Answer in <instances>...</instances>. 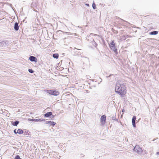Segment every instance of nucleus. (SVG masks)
Masks as SVG:
<instances>
[{"label": "nucleus", "instance_id": "obj_1", "mask_svg": "<svg viewBox=\"0 0 159 159\" xmlns=\"http://www.w3.org/2000/svg\"><path fill=\"white\" fill-rule=\"evenodd\" d=\"M115 91L123 97L126 93V87L124 84H121L118 81L115 87Z\"/></svg>", "mask_w": 159, "mask_h": 159}, {"label": "nucleus", "instance_id": "obj_2", "mask_svg": "<svg viewBox=\"0 0 159 159\" xmlns=\"http://www.w3.org/2000/svg\"><path fill=\"white\" fill-rule=\"evenodd\" d=\"M46 92L50 95L57 96L59 94V92L56 90L51 89L47 90Z\"/></svg>", "mask_w": 159, "mask_h": 159}, {"label": "nucleus", "instance_id": "obj_3", "mask_svg": "<svg viewBox=\"0 0 159 159\" xmlns=\"http://www.w3.org/2000/svg\"><path fill=\"white\" fill-rule=\"evenodd\" d=\"M134 151L138 154H141L143 152V150L139 145H136L134 148Z\"/></svg>", "mask_w": 159, "mask_h": 159}, {"label": "nucleus", "instance_id": "obj_4", "mask_svg": "<svg viewBox=\"0 0 159 159\" xmlns=\"http://www.w3.org/2000/svg\"><path fill=\"white\" fill-rule=\"evenodd\" d=\"M109 46L110 48L113 50L115 52H117V49L116 48L115 44L114 43V41L113 40L110 44Z\"/></svg>", "mask_w": 159, "mask_h": 159}, {"label": "nucleus", "instance_id": "obj_5", "mask_svg": "<svg viewBox=\"0 0 159 159\" xmlns=\"http://www.w3.org/2000/svg\"><path fill=\"white\" fill-rule=\"evenodd\" d=\"M106 116L103 115L102 116L100 119L101 124L102 125H104L106 123Z\"/></svg>", "mask_w": 159, "mask_h": 159}, {"label": "nucleus", "instance_id": "obj_6", "mask_svg": "<svg viewBox=\"0 0 159 159\" xmlns=\"http://www.w3.org/2000/svg\"><path fill=\"white\" fill-rule=\"evenodd\" d=\"M136 119V117L135 116H134L133 117L132 119V125L134 127H135V121Z\"/></svg>", "mask_w": 159, "mask_h": 159}, {"label": "nucleus", "instance_id": "obj_7", "mask_svg": "<svg viewBox=\"0 0 159 159\" xmlns=\"http://www.w3.org/2000/svg\"><path fill=\"white\" fill-rule=\"evenodd\" d=\"M30 60L32 61H35V62L37 61V59L34 56H31L30 57Z\"/></svg>", "mask_w": 159, "mask_h": 159}, {"label": "nucleus", "instance_id": "obj_8", "mask_svg": "<svg viewBox=\"0 0 159 159\" xmlns=\"http://www.w3.org/2000/svg\"><path fill=\"white\" fill-rule=\"evenodd\" d=\"M14 28L15 30L16 31H17L19 30V27L18 25V23L17 22H16L15 23L14 26Z\"/></svg>", "mask_w": 159, "mask_h": 159}, {"label": "nucleus", "instance_id": "obj_9", "mask_svg": "<svg viewBox=\"0 0 159 159\" xmlns=\"http://www.w3.org/2000/svg\"><path fill=\"white\" fill-rule=\"evenodd\" d=\"M48 123H49L50 125H52L53 126H54L56 124V123L53 121H47V122L46 123V124H48Z\"/></svg>", "mask_w": 159, "mask_h": 159}, {"label": "nucleus", "instance_id": "obj_10", "mask_svg": "<svg viewBox=\"0 0 159 159\" xmlns=\"http://www.w3.org/2000/svg\"><path fill=\"white\" fill-rule=\"evenodd\" d=\"M52 112H48L46 113L44 115V116L45 117H48L51 116L52 115Z\"/></svg>", "mask_w": 159, "mask_h": 159}, {"label": "nucleus", "instance_id": "obj_11", "mask_svg": "<svg viewBox=\"0 0 159 159\" xmlns=\"http://www.w3.org/2000/svg\"><path fill=\"white\" fill-rule=\"evenodd\" d=\"M17 133L19 134H22L23 133V131L21 129H18L17 131Z\"/></svg>", "mask_w": 159, "mask_h": 159}, {"label": "nucleus", "instance_id": "obj_12", "mask_svg": "<svg viewBox=\"0 0 159 159\" xmlns=\"http://www.w3.org/2000/svg\"><path fill=\"white\" fill-rule=\"evenodd\" d=\"M158 33L157 31H154L150 33V34L152 35H156Z\"/></svg>", "mask_w": 159, "mask_h": 159}, {"label": "nucleus", "instance_id": "obj_13", "mask_svg": "<svg viewBox=\"0 0 159 159\" xmlns=\"http://www.w3.org/2000/svg\"><path fill=\"white\" fill-rule=\"evenodd\" d=\"M53 57L54 58L57 59L58 58L59 55L57 53L54 54L53 55Z\"/></svg>", "mask_w": 159, "mask_h": 159}, {"label": "nucleus", "instance_id": "obj_14", "mask_svg": "<svg viewBox=\"0 0 159 159\" xmlns=\"http://www.w3.org/2000/svg\"><path fill=\"white\" fill-rule=\"evenodd\" d=\"M84 81V80L82 79H81L79 80H78L79 82H78L77 81H76L75 82L76 83V84H77L78 83H81V81Z\"/></svg>", "mask_w": 159, "mask_h": 159}, {"label": "nucleus", "instance_id": "obj_15", "mask_svg": "<svg viewBox=\"0 0 159 159\" xmlns=\"http://www.w3.org/2000/svg\"><path fill=\"white\" fill-rule=\"evenodd\" d=\"M19 122L18 121H16L14 123V124H13V125L17 126V125L19 124Z\"/></svg>", "mask_w": 159, "mask_h": 159}, {"label": "nucleus", "instance_id": "obj_16", "mask_svg": "<svg viewBox=\"0 0 159 159\" xmlns=\"http://www.w3.org/2000/svg\"><path fill=\"white\" fill-rule=\"evenodd\" d=\"M15 159H21L19 155H17L15 157Z\"/></svg>", "mask_w": 159, "mask_h": 159}, {"label": "nucleus", "instance_id": "obj_17", "mask_svg": "<svg viewBox=\"0 0 159 159\" xmlns=\"http://www.w3.org/2000/svg\"><path fill=\"white\" fill-rule=\"evenodd\" d=\"M92 7H93V8L94 9H96V5L95 4V3H93L92 4Z\"/></svg>", "mask_w": 159, "mask_h": 159}, {"label": "nucleus", "instance_id": "obj_18", "mask_svg": "<svg viewBox=\"0 0 159 159\" xmlns=\"http://www.w3.org/2000/svg\"><path fill=\"white\" fill-rule=\"evenodd\" d=\"M29 71L31 73H33L34 72L33 70L32 69H29Z\"/></svg>", "mask_w": 159, "mask_h": 159}, {"label": "nucleus", "instance_id": "obj_19", "mask_svg": "<svg viewBox=\"0 0 159 159\" xmlns=\"http://www.w3.org/2000/svg\"><path fill=\"white\" fill-rule=\"evenodd\" d=\"M40 119H36V120L35 121H43L44 120L43 119L42 120H41Z\"/></svg>", "mask_w": 159, "mask_h": 159}, {"label": "nucleus", "instance_id": "obj_20", "mask_svg": "<svg viewBox=\"0 0 159 159\" xmlns=\"http://www.w3.org/2000/svg\"><path fill=\"white\" fill-rule=\"evenodd\" d=\"M16 129H15L14 131V133L16 134H17V132L16 131Z\"/></svg>", "mask_w": 159, "mask_h": 159}, {"label": "nucleus", "instance_id": "obj_21", "mask_svg": "<svg viewBox=\"0 0 159 159\" xmlns=\"http://www.w3.org/2000/svg\"><path fill=\"white\" fill-rule=\"evenodd\" d=\"M157 155H159V152H157Z\"/></svg>", "mask_w": 159, "mask_h": 159}, {"label": "nucleus", "instance_id": "obj_22", "mask_svg": "<svg viewBox=\"0 0 159 159\" xmlns=\"http://www.w3.org/2000/svg\"><path fill=\"white\" fill-rule=\"evenodd\" d=\"M124 111H125V110H124V109H123V110H122V111L123 112H124Z\"/></svg>", "mask_w": 159, "mask_h": 159}]
</instances>
